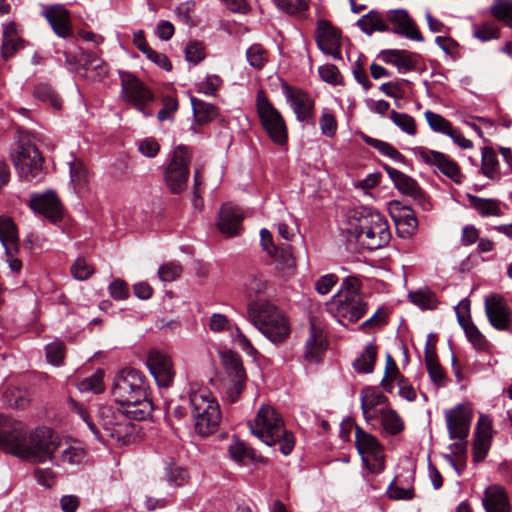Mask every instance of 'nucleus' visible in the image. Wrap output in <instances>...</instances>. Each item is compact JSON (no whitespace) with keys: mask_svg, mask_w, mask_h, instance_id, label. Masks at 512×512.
Instances as JSON below:
<instances>
[{"mask_svg":"<svg viewBox=\"0 0 512 512\" xmlns=\"http://www.w3.org/2000/svg\"><path fill=\"white\" fill-rule=\"evenodd\" d=\"M59 436L48 427L27 434L23 424L0 413V449L32 463L52 461L60 447Z\"/></svg>","mask_w":512,"mask_h":512,"instance_id":"nucleus-1","label":"nucleus"},{"mask_svg":"<svg viewBox=\"0 0 512 512\" xmlns=\"http://www.w3.org/2000/svg\"><path fill=\"white\" fill-rule=\"evenodd\" d=\"M148 382L143 373L134 368H125L114 377L112 394L127 413L142 421L150 417L153 406L148 397Z\"/></svg>","mask_w":512,"mask_h":512,"instance_id":"nucleus-2","label":"nucleus"},{"mask_svg":"<svg viewBox=\"0 0 512 512\" xmlns=\"http://www.w3.org/2000/svg\"><path fill=\"white\" fill-rule=\"evenodd\" d=\"M250 432L268 446L279 444L283 455H289L295 446L292 432L286 430L284 421L276 409L263 404L257 410L253 419L247 423Z\"/></svg>","mask_w":512,"mask_h":512,"instance_id":"nucleus-3","label":"nucleus"},{"mask_svg":"<svg viewBox=\"0 0 512 512\" xmlns=\"http://www.w3.org/2000/svg\"><path fill=\"white\" fill-rule=\"evenodd\" d=\"M360 288L358 278L347 277L343 280L338 293L326 303L328 313L344 326L357 322L367 311V304L360 295Z\"/></svg>","mask_w":512,"mask_h":512,"instance_id":"nucleus-4","label":"nucleus"},{"mask_svg":"<svg viewBox=\"0 0 512 512\" xmlns=\"http://www.w3.org/2000/svg\"><path fill=\"white\" fill-rule=\"evenodd\" d=\"M350 232L359 245L367 250H377L387 246L391 231L387 218L370 209H363L354 216Z\"/></svg>","mask_w":512,"mask_h":512,"instance_id":"nucleus-5","label":"nucleus"},{"mask_svg":"<svg viewBox=\"0 0 512 512\" xmlns=\"http://www.w3.org/2000/svg\"><path fill=\"white\" fill-rule=\"evenodd\" d=\"M247 315L249 322L275 344L283 342L290 334L287 318L269 301H252L248 304Z\"/></svg>","mask_w":512,"mask_h":512,"instance_id":"nucleus-6","label":"nucleus"},{"mask_svg":"<svg viewBox=\"0 0 512 512\" xmlns=\"http://www.w3.org/2000/svg\"><path fill=\"white\" fill-rule=\"evenodd\" d=\"M191 154L187 147L179 145L171 153L170 160L164 170V182L174 195L183 193L190 176Z\"/></svg>","mask_w":512,"mask_h":512,"instance_id":"nucleus-7","label":"nucleus"},{"mask_svg":"<svg viewBox=\"0 0 512 512\" xmlns=\"http://www.w3.org/2000/svg\"><path fill=\"white\" fill-rule=\"evenodd\" d=\"M256 106L261 123L271 140L277 145H284L287 142L285 121L262 90L257 93Z\"/></svg>","mask_w":512,"mask_h":512,"instance_id":"nucleus-8","label":"nucleus"},{"mask_svg":"<svg viewBox=\"0 0 512 512\" xmlns=\"http://www.w3.org/2000/svg\"><path fill=\"white\" fill-rule=\"evenodd\" d=\"M119 77L121 98L133 105L145 117L152 116L153 112L148 108V104L154 100L153 92L130 72L120 71Z\"/></svg>","mask_w":512,"mask_h":512,"instance_id":"nucleus-9","label":"nucleus"},{"mask_svg":"<svg viewBox=\"0 0 512 512\" xmlns=\"http://www.w3.org/2000/svg\"><path fill=\"white\" fill-rule=\"evenodd\" d=\"M11 159L19 175L26 180H38L42 177L43 157L30 141L20 142L11 153Z\"/></svg>","mask_w":512,"mask_h":512,"instance_id":"nucleus-10","label":"nucleus"},{"mask_svg":"<svg viewBox=\"0 0 512 512\" xmlns=\"http://www.w3.org/2000/svg\"><path fill=\"white\" fill-rule=\"evenodd\" d=\"M132 414L127 413V407L116 411L107 410L102 413L101 427L107 436L125 443L135 432Z\"/></svg>","mask_w":512,"mask_h":512,"instance_id":"nucleus-11","label":"nucleus"},{"mask_svg":"<svg viewBox=\"0 0 512 512\" xmlns=\"http://www.w3.org/2000/svg\"><path fill=\"white\" fill-rule=\"evenodd\" d=\"M222 363L225 367L228 380L226 384V395L230 402H236L243 392L246 372L241 357L233 352H226L222 355Z\"/></svg>","mask_w":512,"mask_h":512,"instance_id":"nucleus-12","label":"nucleus"},{"mask_svg":"<svg viewBox=\"0 0 512 512\" xmlns=\"http://www.w3.org/2000/svg\"><path fill=\"white\" fill-rule=\"evenodd\" d=\"M485 313L489 323L499 331L512 333V310L505 298L499 294H491L484 301Z\"/></svg>","mask_w":512,"mask_h":512,"instance_id":"nucleus-13","label":"nucleus"},{"mask_svg":"<svg viewBox=\"0 0 512 512\" xmlns=\"http://www.w3.org/2000/svg\"><path fill=\"white\" fill-rule=\"evenodd\" d=\"M445 420L450 439L465 440L470 431L472 410L467 404H457L445 411Z\"/></svg>","mask_w":512,"mask_h":512,"instance_id":"nucleus-14","label":"nucleus"},{"mask_svg":"<svg viewBox=\"0 0 512 512\" xmlns=\"http://www.w3.org/2000/svg\"><path fill=\"white\" fill-rule=\"evenodd\" d=\"M494 433L491 418L481 414L477 421L473 438L472 459L474 463H480L485 459L491 447Z\"/></svg>","mask_w":512,"mask_h":512,"instance_id":"nucleus-15","label":"nucleus"},{"mask_svg":"<svg viewBox=\"0 0 512 512\" xmlns=\"http://www.w3.org/2000/svg\"><path fill=\"white\" fill-rule=\"evenodd\" d=\"M384 169L402 194L411 197L423 210L430 209L431 205L424 191L413 178L387 165Z\"/></svg>","mask_w":512,"mask_h":512,"instance_id":"nucleus-16","label":"nucleus"},{"mask_svg":"<svg viewBox=\"0 0 512 512\" xmlns=\"http://www.w3.org/2000/svg\"><path fill=\"white\" fill-rule=\"evenodd\" d=\"M147 366L160 387H169L173 383L175 370L170 357L159 350H152L147 357Z\"/></svg>","mask_w":512,"mask_h":512,"instance_id":"nucleus-17","label":"nucleus"},{"mask_svg":"<svg viewBox=\"0 0 512 512\" xmlns=\"http://www.w3.org/2000/svg\"><path fill=\"white\" fill-rule=\"evenodd\" d=\"M386 25L390 27L389 32H393L416 41L424 40L414 20L404 9L386 11Z\"/></svg>","mask_w":512,"mask_h":512,"instance_id":"nucleus-18","label":"nucleus"},{"mask_svg":"<svg viewBox=\"0 0 512 512\" xmlns=\"http://www.w3.org/2000/svg\"><path fill=\"white\" fill-rule=\"evenodd\" d=\"M283 92L300 122L313 123L314 100L303 90H294L288 84H283Z\"/></svg>","mask_w":512,"mask_h":512,"instance_id":"nucleus-19","label":"nucleus"},{"mask_svg":"<svg viewBox=\"0 0 512 512\" xmlns=\"http://www.w3.org/2000/svg\"><path fill=\"white\" fill-rule=\"evenodd\" d=\"M316 43L319 49L331 55L333 58H340L341 35L340 32L327 20H319L316 30Z\"/></svg>","mask_w":512,"mask_h":512,"instance_id":"nucleus-20","label":"nucleus"},{"mask_svg":"<svg viewBox=\"0 0 512 512\" xmlns=\"http://www.w3.org/2000/svg\"><path fill=\"white\" fill-rule=\"evenodd\" d=\"M194 420L195 431L200 436H208L218 430L221 422V412L218 403L206 406L199 411H191Z\"/></svg>","mask_w":512,"mask_h":512,"instance_id":"nucleus-21","label":"nucleus"},{"mask_svg":"<svg viewBox=\"0 0 512 512\" xmlns=\"http://www.w3.org/2000/svg\"><path fill=\"white\" fill-rule=\"evenodd\" d=\"M424 162L436 166L439 171L451 179L454 183L460 184L463 180L459 165L444 153L426 150L420 153Z\"/></svg>","mask_w":512,"mask_h":512,"instance_id":"nucleus-22","label":"nucleus"},{"mask_svg":"<svg viewBox=\"0 0 512 512\" xmlns=\"http://www.w3.org/2000/svg\"><path fill=\"white\" fill-rule=\"evenodd\" d=\"M44 16L57 36L63 39L72 37L73 29L70 13L64 6H48L44 11Z\"/></svg>","mask_w":512,"mask_h":512,"instance_id":"nucleus-23","label":"nucleus"},{"mask_svg":"<svg viewBox=\"0 0 512 512\" xmlns=\"http://www.w3.org/2000/svg\"><path fill=\"white\" fill-rule=\"evenodd\" d=\"M31 208L49 220L55 222L61 217L62 206L57 195L54 192H47L31 198Z\"/></svg>","mask_w":512,"mask_h":512,"instance_id":"nucleus-24","label":"nucleus"},{"mask_svg":"<svg viewBox=\"0 0 512 512\" xmlns=\"http://www.w3.org/2000/svg\"><path fill=\"white\" fill-rule=\"evenodd\" d=\"M361 410L364 419L369 422L374 420L379 411L377 406L389 404L388 398L375 387H365L360 392Z\"/></svg>","mask_w":512,"mask_h":512,"instance_id":"nucleus-25","label":"nucleus"},{"mask_svg":"<svg viewBox=\"0 0 512 512\" xmlns=\"http://www.w3.org/2000/svg\"><path fill=\"white\" fill-rule=\"evenodd\" d=\"M355 445L363 460H365V455L373 457L376 461L383 460L382 444L374 435L359 426H356L355 429Z\"/></svg>","mask_w":512,"mask_h":512,"instance_id":"nucleus-26","label":"nucleus"},{"mask_svg":"<svg viewBox=\"0 0 512 512\" xmlns=\"http://www.w3.org/2000/svg\"><path fill=\"white\" fill-rule=\"evenodd\" d=\"M242 220L243 214L238 207L225 204L219 213L218 226L222 233L235 236L241 230Z\"/></svg>","mask_w":512,"mask_h":512,"instance_id":"nucleus-27","label":"nucleus"},{"mask_svg":"<svg viewBox=\"0 0 512 512\" xmlns=\"http://www.w3.org/2000/svg\"><path fill=\"white\" fill-rule=\"evenodd\" d=\"M483 505L487 512H511L507 493L500 485H491L486 488Z\"/></svg>","mask_w":512,"mask_h":512,"instance_id":"nucleus-28","label":"nucleus"},{"mask_svg":"<svg viewBox=\"0 0 512 512\" xmlns=\"http://www.w3.org/2000/svg\"><path fill=\"white\" fill-rule=\"evenodd\" d=\"M24 48V40L20 36L16 24L10 22L3 27L2 33V57L9 59L15 55L17 51Z\"/></svg>","mask_w":512,"mask_h":512,"instance_id":"nucleus-29","label":"nucleus"},{"mask_svg":"<svg viewBox=\"0 0 512 512\" xmlns=\"http://www.w3.org/2000/svg\"><path fill=\"white\" fill-rule=\"evenodd\" d=\"M357 26L366 35H372L374 32H389L390 27L386 25V12L370 10L357 20Z\"/></svg>","mask_w":512,"mask_h":512,"instance_id":"nucleus-30","label":"nucleus"},{"mask_svg":"<svg viewBox=\"0 0 512 512\" xmlns=\"http://www.w3.org/2000/svg\"><path fill=\"white\" fill-rule=\"evenodd\" d=\"M188 399L191 411H199L212 406V403H218L208 387L196 382L190 384Z\"/></svg>","mask_w":512,"mask_h":512,"instance_id":"nucleus-31","label":"nucleus"},{"mask_svg":"<svg viewBox=\"0 0 512 512\" xmlns=\"http://www.w3.org/2000/svg\"><path fill=\"white\" fill-rule=\"evenodd\" d=\"M385 63L395 65L399 72L406 73L416 66L415 55L406 50H387L381 54Z\"/></svg>","mask_w":512,"mask_h":512,"instance_id":"nucleus-32","label":"nucleus"},{"mask_svg":"<svg viewBox=\"0 0 512 512\" xmlns=\"http://www.w3.org/2000/svg\"><path fill=\"white\" fill-rule=\"evenodd\" d=\"M324 351L325 342L322 332L312 325L305 344V358L310 362H319Z\"/></svg>","mask_w":512,"mask_h":512,"instance_id":"nucleus-33","label":"nucleus"},{"mask_svg":"<svg viewBox=\"0 0 512 512\" xmlns=\"http://www.w3.org/2000/svg\"><path fill=\"white\" fill-rule=\"evenodd\" d=\"M283 13L298 20L307 18L310 0H271Z\"/></svg>","mask_w":512,"mask_h":512,"instance_id":"nucleus-34","label":"nucleus"},{"mask_svg":"<svg viewBox=\"0 0 512 512\" xmlns=\"http://www.w3.org/2000/svg\"><path fill=\"white\" fill-rule=\"evenodd\" d=\"M379 415L382 428L387 434L395 436L404 430V422L396 410L386 406L379 410Z\"/></svg>","mask_w":512,"mask_h":512,"instance_id":"nucleus-35","label":"nucleus"},{"mask_svg":"<svg viewBox=\"0 0 512 512\" xmlns=\"http://www.w3.org/2000/svg\"><path fill=\"white\" fill-rule=\"evenodd\" d=\"M82 56L84 57L83 66L86 72L90 73L89 77L93 81H100L107 76L108 67L101 58L91 52H82Z\"/></svg>","mask_w":512,"mask_h":512,"instance_id":"nucleus-36","label":"nucleus"},{"mask_svg":"<svg viewBox=\"0 0 512 512\" xmlns=\"http://www.w3.org/2000/svg\"><path fill=\"white\" fill-rule=\"evenodd\" d=\"M470 206L474 208L482 217L500 216L502 214L500 201L497 199L480 198L475 195H468Z\"/></svg>","mask_w":512,"mask_h":512,"instance_id":"nucleus-37","label":"nucleus"},{"mask_svg":"<svg viewBox=\"0 0 512 512\" xmlns=\"http://www.w3.org/2000/svg\"><path fill=\"white\" fill-rule=\"evenodd\" d=\"M460 308H456L457 319L461 327L464 329L465 334L472 345L479 350H483L487 346V341L484 335L479 331V329L470 321V319H466L465 316L460 312Z\"/></svg>","mask_w":512,"mask_h":512,"instance_id":"nucleus-38","label":"nucleus"},{"mask_svg":"<svg viewBox=\"0 0 512 512\" xmlns=\"http://www.w3.org/2000/svg\"><path fill=\"white\" fill-rule=\"evenodd\" d=\"M377 357V347L373 343H369L364 351L352 363L353 368L358 373L369 374L374 370Z\"/></svg>","mask_w":512,"mask_h":512,"instance_id":"nucleus-39","label":"nucleus"},{"mask_svg":"<svg viewBox=\"0 0 512 512\" xmlns=\"http://www.w3.org/2000/svg\"><path fill=\"white\" fill-rule=\"evenodd\" d=\"M70 178L75 190L78 193L85 192L88 188V171L80 159H74L70 162Z\"/></svg>","mask_w":512,"mask_h":512,"instance_id":"nucleus-40","label":"nucleus"},{"mask_svg":"<svg viewBox=\"0 0 512 512\" xmlns=\"http://www.w3.org/2000/svg\"><path fill=\"white\" fill-rule=\"evenodd\" d=\"M275 262L276 269L286 276L293 274L295 270V260L289 247L274 249L273 255H270Z\"/></svg>","mask_w":512,"mask_h":512,"instance_id":"nucleus-41","label":"nucleus"},{"mask_svg":"<svg viewBox=\"0 0 512 512\" xmlns=\"http://www.w3.org/2000/svg\"><path fill=\"white\" fill-rule=\"evenodd\" d=\"M489 12L497 21L512 29V0H493Z\"/></svg>","mask_w":512,"mask_h":512,"instance_id":"nucleus-42","label":"nucleus"},{"mask_svg":"<svg viewBox=\"0 0 512 512\" xmlns=\"http://www.w3.org/2000/svg\"><path fill=\"white\" fill-rule=\"evenodd\" d=\"M481 171L489 179H496L499 176V162L496 152L491 147L482 149Z\"/></svg>","mask_w":512,"mask_h":512,"instance_id":"nucleus-43","label":"nucleus"},{"mask_svg":"<svg viewBox=\"0 0 512 512\" xmlns=\"http://www.w3.org/2000/svg\"><path fill=\"white\" fill-rule=\"evenodd\" d=\"M228 453L230 457L238 463H244L246 460H256L255 450L247 446L245 442L236 438L229 444Z\"/></svg>","mask_w":512,"mask_h":512,"instance_id":"nucleus-44","label":"nucleus"},{"mask_svg":"<svg viewBox=\"0 0 512 512\" xmlns=\"http://www.w3.org/2000/svg\"><path fill=\"white\" fill-rule=\"evenodd\" d=\"M404 376L400 373L397 363L390 354L386 355L384 376L380 386L388 393H392L393 382L399 381Z\"/></svg>","mask_w":512,"mask_h":512,"instance_id":"nucleus-45","label":"nucleus"},{"mask_svg":"<svg viewBox=\"0 0 512 512\" xmlns=\"http://www.w3.org/2000/svg\"><path fill=\"white\" fill-rule=\"evenodd\" d=\"M0 241L4 248L19 246L16 226L8 217H0Z\"/></svg>","mask_w":512,"mask_h":512,"instance_id":"nucleus-46","label":"nucleus"},{"mask_svg":"<svg viewBox=\"0 0 512 512\" xmlns=\"http://www.w3.org/2000/svg\"><path fill=\"white\" fill-rule=\"evenodd\" d=\"M362 139L366 144L375 148L381 154H383L397 162L404 161V156L391 144H389L385 141L379 140V139L372 138L366 134H362Z\"/></svg>","mask_w":512,"mask_h":512,"instance_id":"nucleus-47","label":"nucleus"},{"mask_svg":"<svg viewBox=\"0 0 512 512\" xmlns=\"http://www.w3.org/2000/svg\"><path fill=\"white\" fill-rule=\"evenodd\" d=\"M408 298L421 309H435L438 303L435 294L429 289H420L415 292H410Z\"/></svg>","mask_w":512,"mask_h":512,"instance_id":"nucleus-48","label":"nucleus"},{"mask_svg":"<svg viewBox=\"0 0 512 512\" xmlns=\"http://www.w3.org/2000/svg\"><path fill=\"white\" fill-rule=\"evenodd\" d=\"M246 58L250 66L261 70L268 62V52L261 44H253L247 49Z\"/></svg>","mask_w":512,"mask_h":512,"instance_id":"nucleus-49","label":"nucleus"},{"mask_svg":"<svg viewBox=\"0 0 512 512\" xmlns=\"http://www.w3.org/2000/svg\"><path fill=\"white\" fill-rule=\"evenodd\" d=\"M428 375L436 387H444L447 384V377L438 361V357L429 355L425 359Z\"/></svg>","mask_w":512,"mask_h":512,"instance_id":"nucleus-50","label":"nucleus"},{"mask_svg":"<svg viewBox=\"0 0 512 512\" xmlns=\"http://www.w3.org/2000/svg\"><path fill=\"white\" fill-rule=\"evenodd\" d=\"M267 289V281L259 272H251L247 275L245 281V291L247 296H257L263 294Z\"/></svg>","mask_w":512,"mask_h":512,"instance_id":"nucleus-51","label":"nucleus"},{"mask_svg":"<svg viewBox=\"0 0 512 512\" xmlns=\"http://www.w3.org/2000/svg\"><path fill=\"white\" fill-rule=\"evenodd\" d=\"M104 371L97 370L94 374L79 381L78 389L81 392L101 393L104 391Z\"/></svg>","mask_w":512,"mask_h":512,"instance_id":"nucleus-52","label":"nucleus"},{"mask_svg":"<svg viewBox=\"0 0 512 512\" xmlns=\"http://www.w3.org/2000/svg\"><path fill=\"white\" fill-rule=\"evenodd\" d=\"M4 397L7 405L15 409H25L30 403L28 393L19 388L7 389Z\"/></svg>","mask_w":512,"mask_h":512,"instance_id":"nucleus-53","label":"nucleus"},{"mask_svg":"<svg viewBox=\"0 0 512 512\" xmlns=\"http://www.w3.org/2000/svg\"><path fill=\"white\" fill-rule=\"evenodd\" d=\"M165 479L170 486L180 487L189 480L188 471L180 466L169 464L165 468Z\"/></svg>","mask_w":512,"mask_h":512,"instance_id":"nucleus-54","label":"nucleus"},{"mask_svg":"<svg viewBox=\"0 0 512 512\" xmlns=\"http://www.w3.org/2000/svg\"><path fill=\"white\" fill-rule=\"evenodd\" d=\"M391 121L408 135L416 134V123L412 116L392 110L390 113Z\"/></svg>","mask_w":512,"mask_h":512,"instance_id":"nucleus-55","label":"nucleus"},{"mask_svg":"<svg viewBox=\"0 0 512 512\" xmlns=\"http://www.w3.org/2000/svg\"><path fill=\"white\" fill-rule=\"evenodd\" d=\"M34 97L37 99L49 103L53 108H61V99L54 92L51 86L47 84H39L34 89Z\"/></svg>","mask_w":512,"mask_h":512,"instance_id":"nucleus-56","label":"nucleus"},{"mask_svg":"<svg viewBox=\"0 0 512 512\" xmlns=\"http://www.w3.org/2000/svg\"><path fill=\"white\" fill-rule=\"evenodd\" d=\"M182 272V265L178 261H171L159 267L158 276L163 282H172L177 280Z\"/></svg>","mask_w":512,"mask_h":512,"instance_id":"nucleus-57","label":"nucleus"},{"mask_svg":"<svg viewBox=\"0 0 512 512\" xmlns=\"http://www.w3.org/2000/svg\"><path fill=\"white\" fill-rule=\"evenodd\" d=\"M425 118L430 128L435 132L447 135L452 128V125L448 120H446L440 114L434 113L432 111H426Z\"/></svg>","mask_w":512,"mask_h":512,"instance_id":"nucleus-58","label":"nucleus"},{"mask_svg":"<svg viewBox=\"0 0 512 512\" xmlns=\"http://www.w3.org/2000/svg\"><path fill=\"white\" fill-rule=\"evenodd\" d=\"M194 115L199 123L210 121L216 114V109L212 104L203 101H192Z\"/></svg>","mask_w":512,"mask_h":512,"instance_id":"nucleus-59","label":"nucleus"},{"mask_svg":"<svg viewBox=\"0 0 512 512\" xmlns=\"http://www.w3.org/2000/svg\"><path fill=\"white\" fill-rule=\"evenodd\" d=\"M186 60L194 65L200 63L205 58V47L199 41H190L185 48Z\"/></svg>","mask_w":512,"mask_h":512,"instance_id":"nucleus-60","label":"nucleus"},{"mask_svg":"<svg viewBox=\"0 0 512 512\" xmlns=\"http://www.w3.org/2000/svg\"><path fill=\"white\" fill-rule=\"evenodd\" d=\"M71 273L77 280H87L94 273V269L84 258H77L71 266Z\"/></svg>","mask_w":512,"mask_h":512,"instance_id":"nucleus-61","label":"nucleus"},{"mask_svg":"<svg viewBox=\"0 0 512 512\" xmlns=\"http://www.w3.org/2000/svg\"><path fill=\"white\" fill-rule=\"evenodd\" d=\"M499 28L492 22H485L477 26L474 36L481 41H489L499 37Z\"/></svg>","mask_w":512,"mask_h":512,"instance_id":"nucleus-62","label":"nucleus"},{"mask_svg":"<svg viewBox=\"0 0 512 512\" xmlns=\"http://www.w3.org/2000/svg\"><path fill=\"white\" fill-rule=\"evenodd\" d=\"M435 42L443 50V52L450 56L452 59L460 57L459 44L453 38L449 36H437L435 38Z\"/></svg>","mask_w":512,"mask_h":512,"instance_id":"nucleus-63","label":"nucleus"},{"mask_svg":"<svg viewBox=\"0 0 512 512\" xmlns=\"http://www.w3.org/2000/svg\"><path fill=\"white\" fill-rule=\"evenodd\" d=\"M138 151L148 158H154L160 151V144L155 138L147 137L137 142Z\"/></svg>","mask_w":512,"mask_h":512,"instance_id":"nucleus-64","label":"nucleus"}]
</instances>
